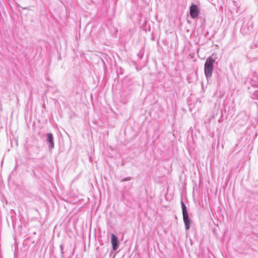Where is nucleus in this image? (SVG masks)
I'll list each match as a JSON object with an SVG mask.
<instances>
[{
    "instance_id": "3",
    "label": "nucleus",
    "mask_w": 258,
    "mask_h": 258,
    "mask_svg": "<svg viewBox=\"0 0 258 258\" xmlns=\"http://www.w3.org/2000/svg\"><path fill=\"white\" fill-rule=\"evenodd\" d=\"M200 11L198 6L196 5H191L190 7V14L192 18H195L199 15Z\"/></svg>"
},
{
    "instance_id": "1",
    "label": "nucleus",
    "mask_w": 258,
    "mask_h": 258,
    "mask_svg": "<svg viewBox=\"0 0 258 258\" xmlns=\"http://www.w3.org/2000/svg\"><path fill=\"white\" fill-rule=\"evenodd\" d=\"M215 61V59L213 58L212 56L209 57L205 63L204 66V73L207 78H210L213 74L214 70V63Z\"/></svg>"
},
{
    "instance_id": "4",
    "label": "nucleus",
    "mask_w": 258,
    "mask_h": 258,
    "mask_svg": "<svg viewBox=\"0 0 258 258\" xmlns=\"http://www.w3.org/2000/svg\"><path fill=\"white\" fill-rule=\"evenodd\" d=\"M111 243L112 245V249L115 250L118 247V240L117 237L114 234H111Z\"/></svg>"
},
{
    "instance_id": "6",
    "label": "nucleus",
    "mask_w": 258,
    "mask_h": 258,
    "mask_svg": "<svg viewBox=\"0 0 258 258\" xmlns=\"http://www.w3.org/2000/svg\"><path fill=\"white\" fill-rule=\"evenodd\" d=\"M130 180H131V177H125V178H124L122 179L121 180V182L129 181Z\"/></svg>"
},
{
    "instance_id": "2",
    "label": "nucleus",
    "mask_w": 258,
    "mask_h": 258,
    "mask_svg": "<svg viewBox=\"0 0 258 258\" xmlns=\"http://www.w3.org/2000/svg\"><path fill=\"white\" fill-rule=\"evenodd\" d=\"M181 204L182 211L183 219L185 224V229L186 230H188L189 229V225L190 223L191 222V221L188 216L186 207L185 204L182 201H181Z\"/></svg>"
},
{
    "instance_id": "5",
    "label": "nucleus",
    "mask_w": 258,
    "mask_h": 258,
    "mask_svg": "<svg viewBox=\"0 0 258 258\" xmlns=\"http://www.w3.org/2000/svg\"><path fill=\"white\" fill-rule=\"evenodd\" d=\"M47 142L50 143V147L51 148H53L54 147V144L53 142V136L51 134L49 133L47 135Z\"/></svg>"
}]
</instances>
